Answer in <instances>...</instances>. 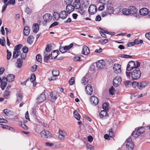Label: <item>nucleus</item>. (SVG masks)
<instances>
[{
    "instance_id": "nucleus-30",
    "label": "nucleus",
    "mask_w": 150,
    "mask_h": 150,
    "mask_svg": "<svg viewBox=\"0 0 150 150\" xmlns=\"http://www.w3.org/2000/svg\"><path fill=\"white\" fill-rule=\"evenodd\" d=\"M48 54V53H46L45 51H44V62H47V61L50 59V54L49 55H47Z\"/></svg>"
},
{
    "instance_id": "nucleus-48",
    "label": "nucleus",
    "mask_w": 150,
    "mask_h": 150,
    "mask_svg": "<svg viewBox=\"0 0 150 150\" xmlns=\"http://www.w3.org/2000/svg\"><path fill=\"white\" fill-rule=\"evenodd\" d=\"M15 3V0H9L7 3L8 6L10 5H13Z\"/></svg>"
},
{
    "instance_id": "nucleus-7",
    "label": "nucleus",
    "mask_w": 150,
    "mask_h": 150,
    "mask_svg": "<svg viewBox=\"0 0 150 150\" xmlns=\"http://www.w3.org/2000/svg\"><path fill=\"white\" fill-rule=\"evenodd\" d=\"M97 7L94 5H91L88 9L89 13L91 14H93L96 13L97 12Z\"/></svg>"
},
{
    "instance_id": "nucleus-25",
    "label": "nucleus",
    "mask_w": 150,
    "mask_h": 150,
    "mask_svg": "<svg viewBox=\"0 0 150 150\" xmlns=\"http://www.w3.org/2000/svg\"><path fill=\"white\" fill-rule=\"evenodd\" d=\"M23 61L22 59L18 58L17 59V62L16 63V67L18 68H21L22 65Z\"/></svg>"
},
{
    "instance_id": "nucleus-29",
    "label": "nucleus",
    "mask_w": 150,
    "mask_h": 150,
    "mask_svg": "<svg viewBox=\"0 0 150 150\" xmlns=\"http://www.w3.org/2000/svg\"><path fill=\"white\" fill-rule=\"evenodd\" d=\"M73 6L74 8L76 9H78L80 8L81 4L80 2H77L74 1V2L73 3Z\"/></svg>"
},
{
    "instance_id": "nucleus-18",
    "label": "nucleus",
    "mask_w": 150,
    "mask_h": 150,
    "mask_svg": "<svg viewBox=\"0 0 150 150\" xmlns=\"http://www.w3.org/2000/svg\"><path fill=\"white\" fill-rule=\"evenodd\" d=\"M148 9L145 8H141L139 11V13L142 16H145L148 14Z\"/></svg>"
},
{
    "instance_id": "nucleus-49",
    "label": "nucleus",
    "mask_w": 150,
    "mask_h": 150,
    "mask_svg": "<svg viewBox=\"0 0 150 150\" xmlns=\"http://www.w3.org/2000/svg\"><path fill=\"white\" fill-rule=\"evenodd\" d=\"M7 59L9 60L11 57V52H9L8 50H7Z\"/></svg>"
},
{
    "instance_id": "nucleus-22",
    "label": "nucleus",
    "mask_w": 150,
    "mask_h": 150,
    "mask_svg": "<svg viewBox=\"0 0 150 150\" xmlns=\"http://www.w3.org/2000/svg\"><path fill=\"white\" fill-rule=\"evenodd\" d=\"M67 13L65 11H61L59 15V17L62 19L66 18L67 16Z\"/></svg>"
},
{
    "instance_id": "nucleus-39",
    "label": "nucleus",
    "mask_w": 150,
    "mask_h": 150,
    "mask_svg": "<svg viewBox=\"0 0 150 150\" xmlns=\"http://www.w3.org/2000/svg\"><path fill=\"white\" fill-rule=\"evenodd\" d=\"M108 103H104L103 105V108L106 111L108 110Z\"/></svg>"
},
{
    "instance_id": "nucleus-38",
    "label": "nucleus",
    "mask_w": 150,
    "mask_h": 150,
    "mask_svg": "<svg viewBox=\"0 0 150 150\" xmlns=\"http://www.w3.org/2000/svg\"><path fill=\"white\" fill-rule=\"evenodd\" d=\"M88 78L86 77V76H85L83 77L82 80V83L84 85H85L88 83Z\"/></svg>"
},
{
    "instance_id": "nucleus-36",
    "label": "nucleus",
    "mask_w": 150,
    "mask_h": 150,
    "mask_svg": "<svg viewBox=\"0 0 150 150\" xmlns=\"http://www.w3.org/2000/svg\"><path fill=\"white\" fill-rule=\"evenodd\" d=\"M52 73L54 76H57L59 75V70L53 69L52 71Z\"/></svg>"
},
{
    "instance_id": "nucleus-1",
    "label": "nucleus",
    "mask_w": 150,
    "mask_h": 150,
    "mask_svg": "<svg viewBox=\"0 0 150 150\" xmlns=\"http://www.w3.org/2000/svg\"><path fill=\"white\" fill-rule=\"evenodd\" d=\"M15 78L13 74H10L7 76V78L4 77L2 78V90H4L6 87L7 84V81L11 82L13 81Z\"/></svg>"
},
{
    "instance_id": "nucleus-28",
    "label": "nucleus",
    "mask_w": 150,
    "mask_h": 150,
    "mask_svg": "<svg viewBox=\"0 0 150 150\" xmlns=\"http://www.w3.org/2000/svg\"><path fill=\"white\" fill-rule=\"evenodd\" d=\"M23 33L24 35L25 36H28L29 35L30 33V29L28 26H25L23 30Z\"/></svg>"
},
{
    "instance_id": "nucleus-58",
    "label": "nucleus",
    "mask_w": 150,
    "mask_h": 150,
    "mask_svg": "<svg viewBox=\"0 0 150 150\" xmlns=\"http://www.w3.org/2000/svg\"><path fill=\"white\" fill-rule=\"evenodd\" d=\"M59 24V23L57 22H54L52 24L50 25V28H51Z\"/></svg>"
},
{
    "instance_id": "nucleus-59",
    "label": "nucleus",
    "mask_w": 150,
    "mask_h": 150,
    "mask_svg": "<svg viewBox=\"0 0 150 150\" xmlns=\"http://www.w3.org/2000/svg\"><path fill=\"white\" fill-rule=\"evenodd\" d=\"M109 135L110 137H112L113 136V134H114L113 133L112 131V129H110L109 130Z\"/></svg>"
},
{
    "instance_id": "nucleus-20",
    "label": "nucleus",
    "mask_w": 150,
    "mask_h": 150,
    "mask_svg": "<svg viewBox=\"0 0 150 150\" xmlns=\"http://www.w3.org/2000/svg\"><path fill=\"white\" fill-rule=\"evenodd\" d=\"M74 7L73 5L70 4H68L66 6V9L68 13H70L74 10Z\"/></svg>"
},
{
    "instance_id": "nucleus-64",
    "label": "nucleus",
    "mask_w": 150,
    "mask_h": 150,
    "mask_svg": "<svg viewBox=\"0 0 150 150\" xmlns=\"http://www.w3.org/2000/svg\"><path fill=\"white\" fill-rule=\"evenodd\" d=\"M134 45V42H129L127 44V45L128 47H131Z\"/></svg>"
},
{
    "instance_id": "nucleus-10",
    "label": "nucleus",
    "mask_w": 150,
    "mask_h": 150,
    "mask_svg": "<svg viewBox=\"0 0 150 150\" xmlns=\"http://www.w3.org/2000/svg\"><path fill=\"white\" fill-rule=\"evenodd\" d=\"M43 18L46 22H49L52 19V15L49 13H46L43 16Z\"/></svg>"
},
{
    "instance_id": "nucleus-8",
    "label": "nucleus",
    "mask_w": 150,
    "mask_h": 150,
    "mask_svg": "<svg viewBox=\"0 0 150 150\" xmlns=\"http://www.w3.org/2000/svg\"><path fill=\"white\" fill-rule=\"evenodd\" d=\"M121 79L120 76H117L114 79L113 81V85L117 87L121 83Z\"/></svg>"
},
{
    "instance_id": "nucleus-43",
    "label": "nucleus",
    "mask_w": 150,
    "mask_h": 150,
    "mask_svg": "<svg viewBox=\"0 0 150 150\" xmlns=\"http://www.w3.org/2000/svg\"><path fill=\"white\" fill-rule=\"evenodd\" d=\"M36 58L37 61L40 63L42 61L41 56L40 54H37L36 57Z\"/></svg>"
},
{
    "instance_id": "nucleus-16",
    "label": "nucleus",
    "mask_w": 150,
    "mask_h": 150,
    "mask_svg": "<svg viewBox=\"0 0 150 150\" xmlns=\"http://www.w3.org/2000/svg\"><path fill=\"white\" fill-rule=\"evenodd\" d=\"M90 53L89 49L86 46L84 45L82 48V53L85 55H88Z\"/></svg>"
},
{
    "instance_id": "nucleus-35",
    "label": "nucleus",
    "mask_w": 150,
    "mask_h": 150,
    "mask_svg": "<svg viewBox=\"0 0 150 150\" xmlns=\"http://www.w3.org/2000/svg\"><path fill=\"white\" fill-rule=\"evenodd\" d=\"M122 13L125 15H128L130 14L129 9L123 8L122 9Z\"/></svg>"
},
{
    "instance_id": "nucleus-21",
    "label": "nucleus",
    "mask_w": 150,
    "mask_h": 150,
    "mask_svg": "<svg viewBox=\"0 0 150 150\" xmlns=\"http://www.w3.org/2000/svg\"><path fill=\"white\" fill-rule=\"evenodd\" d=\"M105 110H102L99 114V115L100 118L104 119L105 117H108V114Z\"/></svg>"
},
{
    "instance_id": "nucleus-55",
    "label": "nucleus",
    "mask_w": 150,
    "mask_h": 150,
    "mask_svg": "<svg viewBox=\"0 0 150 150\" xmlns=\"http://www.w3.org/2000/svg\"><path fill=\"white\" fill-rule=\"evenodd\" d=\"M22 50L23 53H26L28 52V48L26 46H25L23 48Z\"/></svg>"
},
{
    "instance_id": "nucleus-4",
    "label": "nucleus",
    "mask_w": 150,
    "mask_h": 150,
    "mask_svg": "<svg viewBox=\"0 0 150 150\" xmlns=\"http://www.w3.org/2000/svg\"><path fill=\"white\" fill-rule=\"evenodd\" d=\"M42 137L45 138H50L52 137L51 134L48 130H42L40 133Z\"/></svg>"
},
{
    "instance_id": "nucleus-15",
    "label": "nucleus",
    "mask_w": 150,
    "mask_h": 150,
    "mask_svg": "<svg viewBox=\"0 0 150 150\" xmlns=\"http://www.w3.org/2000/svg\"><path fill=\"white\" fill-rule=\"evenodd\" d=\"M85 90L88 94L89 95L91 94L93 92V89L92 86L88 84L85 87Z\"/></svg>"
},
{
    "instance_id": "nucleus-9",
    "label": "nucleus",
    "mask_w": 150,
    "mask_h": 150,
    "mask_svg": "<svg viewBox=\"0 0 150 150\" xmlns=\"http://www.w3.org/2000/svg\"><path fill=\"white\" fill-rule=\"evenodd\" d=\"M136 64L133 61H129L127 66L126 70L128 71H130L134 68H135Z\"/></svg>"
},
{
    "instance_id": "nucleus-44",
    "label": "nucleus",
    "mask_w": 150,
    "mask_h": 150,
    "mask_svg": "<svg viewBox=\"0 0 150 150\" xmlns=\"http://www.w3.org/2000/svg\"><path fill=\"white\" fill-rule=\"evenodd\" d=\"M110 93L111 95H113L114 94L115 91V88L113 86H112L109 89V90Z\"/></svg>"
},
{
    "instance_id": "nucleus-51",
    "label": "nucleus",
    "mask_w": 150,
    "mask_h": 150,
    "mask_svg": "<svg viewBox=\"0 0 150 150\" xmlns=\"http://www.w3.org/2000/svg\"><path fill=\"white\" fill-rule=\"evenodd\" d=\"M124 83L126 87H128L129 85H131V82L130 81H124Z\"/></svg>"
},
{
    "instance_id": "nucleus-19",
    "label": "nucleus",
    "mask_w": 150,
    "mask_h": 150,
    "mask_svg": "<svg viewBox=\"0 0 150 150\" xmlns=\"http://www.w3.org/2000/svg\"><path fill=\"white\" fill-rule=\"evenodd\" d=\"M107 11L109 14L112 13L114 12V9L111 4H108L107 5Z\"/></svg>"
},
{
    "instance_id": "nucleus-37",
    "label": "nucleus",
    "mask_w": 150,
    "mask_h": 150,
    "mask_svg": "<svg viewBox=\"0 0 150 150\" xmlns=\"http://www.w3.org/2000/svg\"><path fill=\"white\" fill-rule=\"evenodd\" d=\"M21 54V52H18L15 51H14L13 55V58H17L18 56Z\"/></svg>"
},
{
    "instance_id": "nucleus-31",
    "label": "nucleus",
    "mask_w": 150,
    "mask_h": 150,
    "mask_svg": "<svg viewBox=\"0 0 150 150\" xmlns=\"http://www.w3.org/2000/svg\"><path fill=\"white\" fill-rule=\"evenodd\" d=\"M16 97L17 100L16 102V103L21 101L23 98L22 95L20 93H18L16 94Z\"/></svg>"
},
{
    "instance_id": "nucleus-60",
    "label": "nucleus",
    "mask_w": 150,
    "mask_h": 150,
    "mask_svg": "<svg viewBox=\"0 0 150 150\" xmlns=\"http://www.w3.org/2000/svg\"><path fill=\"white\" fill-rule=\"evenodd\" d=\"M88 142H91L93 140V138L91 136H89L88 137Z\"/></svg>"
},
{
    "instance_id": "nucleus-46",
    "label": "nucleus",
    "mask_w": 150,
    "mask_h": 150,
    "mask_svg": "<svg viewBox=\"0 0 150 150\" xmlns=\"http://www.w3.org/2000/svg\"><path fill=\"white\" fill-rule=\"evenodd\" d=\"M9 91L8 90H6L5 92L4 93V96L5 98H7L9 95Z\"/></svg>"
},
{
    "instance_id": "nucleus-63",
    "label": "nucleus",
    "mask_w": 150,
    "mask_h": 150,
    "mask_svg": "<svg viewBox=\"0 0 150 150\" xmlns=\"http://www.w3.org/2000/svg\"><path fill=\"white\" fill-rule=\"evenodd\" d=\"M145 37L148 40H150V33H147L145 34Z\"/></svg>"
},
{
    "instance_id": "nucleus-27",
    "label": "nucleus",
    "mask_w": 150,
    "mask_h": 150,
    "mask_svg": "<svg viewBox=\"0 0 150 150\" xmlns=\"http://www.w3.org/2000/svg\"><path fill=\"white\" fill-rule=\"evenodd\" d=\"M58 51L54 50L51 53L50 57L52 59H55L58 55Z\"/></svg>"
},
{
    "instance_id": "nucleus-17",
    "label": "nucleus",
    "mask_w": 150,
    "mask_h": 150,
    "mask_svg": "<svg viewBox=\"0 0 150 150\" xmlns=\"http://www.w3.org/2000/svg\"><path fill=\"white\" fill-rule=\"evenodd\" d=\"M45 95L44 93L41 94L37 99V102L40 103L42 102L46 99Z\"/></svg>"
},
{
    "instance_id": "nucleus-40",
    "label": "nucleus",
    "mask_w": 150,
    "mask_h": 150,
    "mask_svg": "<svg viewBox=\"0 0 150 150\" xmlns=\"http://www.w3.org/2000/svg\"><path fill=\"white\" fill-rule=\"evenodd\" d=\"M82 5L85 8L88 6V1L86 0L83 1L82 2Z\"/></svg>"
},
{
    "instance_id": "nucleus-3",
    "label": "nucleus",
    "mask_w": 150,
    "mask_h": 150,
    "mask_svg": "<svg viewBox=\"0 0 150 150\" xmlns=\"http://www.w3.org/2000/svg\"><path fill=\"white\" fill-rule=\"evenodd\" d=\"M144 129L142 127H140L137 130V131H133L132 134V135L135 138L137 137L139 135L141 134L144 132Z\"/></svg>"
},
{
    "instance_id": "nucleus-53",
    "label": "nucleus",
    "mask_w": 150,
    "mask_h": 150,
    "mask_svg": "<svg viewBox=\"0 0 150 150\" xmlns=\"http://www.w3.org/2000/svg\"><path fill=\"white\" fill-rule=\"evenodd\" d=\"M74 78L72 77L70 79L69 82L70 85H72L74 84Z\"/></svg>"
},
{
    "instance_id": "nucleus-57",
    "label": "nucleus",
    "mask_w": 150,
    "mask_h": 150,
    "mask_svg": "<svg viewBox=\"0 0 150 150\" xmlns=\"http://www.w3.org/2000/svg\"><path fill=\"white\" fill-rule=\"evenodd\" d=\"M21 55V59L23 60V59H25L26 56V54H24V53H21L20 54Z\"/></svg>"
},
{
    "instance_id": "nucleus-45",
    "label": "nucleus",
    "mask_w": 150,
    "mask_h": 150,
    "mask_svg": "<svg viewBox=\"0 0 150 150\" xmlns=\"http://www.w3.org/2000/svg\"><path fill=\"white\" fill-rule=\"evenodd\" d=\"M36 77L35 75L34 74H33L31 75V77L30 79V80L31 82H33L35 80Z\"/></svg>"
},
{
    "instance_id": "nucleus-13",
    "label": "nucleus",
    "mask_w": 150,
    "mask_h": 150,
    "mask_svg": "<svg viewBox=\"0 0 150 150\" xmlns=\"http://www.w3.org/2000/svg\"><path fill=\"white\" fill-rule=\"evenodd\" d=\"M90 101L92 104L94 105H96L98 103L99 100L97 97L93 96H91L90 98Z\"/></svg>"
},
{
    "instance_id": "nucleus-54",
    "label": "nucleus",
    "mask_w": 150,
    "mask_h": 150,
    "mask_svg": "<svg viewBox=\"0 0 150 150\" xmlns=\"http://www.w3.org/2000/svg\"><path fill=\"white\" fill-rule=\"evenodd\" d=\"M120 55H121L120 57H122L123 58H132V57L131 56L127 55V54H120Z\"/></svg>"
},
{
    "instance_id": "nucleus-24",
    "label": "nucleus",
    "mask_w": 150,
    "mask_h": 150,
    "mask_svg": "<svg viewBox=\"0 0 150 150\" xmlns=\"http://www.w3.org/2000/svg\"><path fill=\"white\" fill-rule=\"evenodd\" d=\"M52 99L53 100L56 99L58 96V94L55 91H53L50 93Z\"/></svg>"
},
{
    "instance_id": "nucleus-5",
    "label": "nucleus",
    "mask_w": 150,
    "mask_h": 150,
    "mask_svg": "<svg viewBox=\"0 0 150 150\" xmlns=\"http://www.w3.org/2000/svg\"><path fill=\"white\" fill-rule=\"evenodd\" d=\"M126 147L129 150L132 149L134 147V144L130 138H128L126 141Z\"/></svg>"
},
{
    "instance_id": "nucleus-41",
    "label": "nucleus",
    "mask_w": 150,
    "mask_h": 150,
    "mask_svg": "<svg viewBox=\"0 0 150 150\" xmlns=\"http://www.w3.org/2000/svg\"><path fill=\"white\" fill-rule=\"evenodd\" d=\"M59 133L60 135L63 137H65L67 135L66 132L65 131L60 130H59Z\"/></svg>"
},
{
    "instance_id": "nucleus-61",
    "label": "nucleus",
    "mask_w": 150,
    "mask_h": 150,
    "mask_svg": "<svg viewBox=\"0 0 150 150\" xmlns=\"http://www.w3.org/2000/svg\"><path fill=\"white\" fill-rule=\"evenodd\" d=\"M73 59L75 61H80V57L77 56L74 57L73 58Z\"/></svg>"
},
{
    "instance_id": "nucleus-23",
    "label": "nucleus",
    "mask_w": 150,
    "mask_h": 150,
    "mask_svg": "<svg viewBox=\"0 0 150 150\" xmlns=\"http://www.w3.org/2000/svg\"><path fill=\"white\" fill-rule=\"evenodd\" d=\"M129 10L130 13L132 14H134L136 13L137 12V10L136 7L134 6H131L129 7Z\"/></svg>"
},
{
    "instance_id": "nucleus-11",
    "label": "nucleus",
    "mask_w": 150,
    "mask_h": 150,
    "mask_svg": "<svg viewBox=\"0 0 150 150\" xmlns=\"http://www.w3.org/2000/svg\"><path fill=\"white\" fill-rule=\"evenodd\" d=\"M113 69L115 73L117 74L121 71V66L118 64H115L113 67Z\"/></svg>"
},
{
    "instance_id": "nucleus-6",
    "label": "nucleus",
    "mask_w": 150,
    "mask_h": 150,
    "mask_svg": "<svg viewBox=\"0 0 150 150\" xmlns=\"http://www.w3.org/2000/svg\"><path fill=\"white\" fill-rule=\"evenodd\" d=\"M73 46L72 43L71 44L68 46H66L64 47L60 46V47L59 50V51L62 53L66 52L68 50L70 49Z\"/></svg>"
},
{
    "instance_id": "nucleus-26",
    "label": "nucleus",
    "mask_w": 150,
    "mask_h": 150,
    "mask_svg": "<svg viewBox=\"0 0 150 150\" xmlns=\"http://www.w3.org/2000/svg\"><path fill=\"white\" fill-rule=\"evenodd\" d=\"M39 25L37 23H34L33 24L32 27L33 31L35 33H37L39 30Z\"/></svg>"
},
{
    "instance_id": "nucleus-42",
    "label": "nucleus",
    "mask_w": 150,
    "mask_h": 150,
    "mask_svg": "<svg viewBox=\"0 0 150 150\" xmlns=\"http://www.w3.org/2000/svg\"><path fill=\"white\" fill-rule=\"evenodd\" d=\"M5 42V39L4 37H2L0 38V44H1L2 46H4Z\"/></svg>"
},
{
    "instance_id": "nucleus-47",
    "label": "nucleus",
    "mask_w": 150,
    "mask_h": 150,
    "mask_svg": "<svg viewBox=\"0 0 150 150\" xmlns=\"http://www.w3.org/2000/svg\"><path fill=\"white\" fill-rule=\"evenodd\" d=\"M134 44H139V43H142L143 41L142 40H139L137 39H135L134 40Z\"/></svg>"
},
{
    "instance_id": "nucleus-50",
    "label": "nucleus",
    "mask_w": 150,
    "mask_h": 150,
    "mask_svg": "<svg viewBox=\"0 0 150 150\" xmlns=\"http://www.w3.org/2000/svg\"><path fill=\"white\" fill-rule=\"evenodd\" d=\"M59 15L57 13L54 12L53 15V19L56 20L58 19Z\"/></svg>"
},
{
    "instance_id": "nucleus-12",
    "label": "nucleus",
    "mask_w": 150,
    "mask_h": 150,
    "mask_svg": "<svg viewBox=\"0 0 150 150\" xmlns=\"http://www.w3.org/2000/svg\"><path fill=\"white\" fill-rule=\"evenodd\" d=\"M149 84V82L147 81H143L141 82H139L138 88L140 90L142 89L143 88L147 86Z\"/></svg>"
},
{
    "instance_id": "nucleus-52",
    "label": "nucleus",
    "mask_w": 150,
    "mask_h": 150,
    "mask_svg": "<svg viewBox=\"0 0 150 150\" xmlns=\"http://www.w3.org/2000/svg\"><path fill=\"white\" fill-rule=\"evenodd\" d=\"M100 2L103 4H105L108 3L110 0H99Z\"/></svg>"
},
{
    "instance_id": "nucleus-14",
    "label": "nucleus",
    "mask_w": 150,
    "mask_h": 150,
    "mask_svg": "<svg viewBox=\"0 0 150 150\" xmlns=\"http://www.w3.org/2000/svg\"><path fill=\"white\" fill-rule=\"evenodd\" d=\"M105 62L103 60L98 61L96 62V66L98 68H103L105 67Z\"/></svg>"
},
{
    "instance_id": "nucleus-56",
    "label": "nucleus",
    "mask_w": 150,
    "mask_h": 150,
    "mask_svg": "<svg viewBox=\"0 0 150 150\" xmlns=\"http://www.w3.org/2000/svg\"><path fill=\"white\" fill-rule=\"evenodd\" d=\"M73 1V0H64V3L66 4H70Z\"/></svg>"
},
{
    "instance_id": "nucleus-34",
    "label": "nucleus",
    "mask_w": 150,
    "mask_h": 150,
    "mask_svg": "<svg viewBox=\"0 0 150 150\" xmlns=\"http://www.w3.org/2000/svg\"><path fill=\"white\" fill-rule=\"evenodd\" d=\"M34 39V37L33 36H29L27 39V42L30 44H31L33 42Z\"/></svg>"
},
{
    "instance_id": "nucleus-2",
    "label": "nucleus",
    "mask_w": 150,
    "mask_h": 150,
    "mask_svg": "<svg viewBox=\"0 0 150 150\" xmlns=\"http://www.w3.org/2000/svg\"><path fill=\"white\" fill-rule=\"evenodd\" d=\"M141 73L139 69L136 68L131 73V76L134 80H137L140 77Z\"/></svg>"
},
{
    "instance_id": "nucleus-32",
    "label": "nucleus",
    "mask_w": 150,
    "mask_h": 150,
    "mask_svg": "<svg viewBox=\"0 0 150 150\" xmlns=\"http://www.w3.org/2000/svg\"><path fill=\"white\" fill-rule=\"evenodd\" d=\"M22 46V45L21 44L16 45L14 48V51L18 52H21L20 51V49L21 48Z\"/></svg>"
},
{
    "instance_id": "nucleus-62",
    "label": "nucleus",
    "mask_w": 150,
    "mask_h": 150,
    "mask_svg": "<svg viewBox=\"0 0 150 150\" xmlns=\"http://www.w3.org/2000/svg\"><path fill=\"white\" fill-rule=\"evenodd\" d=\"M138 83L139 82L135 81L134 82L132 83V86H133L134 87H136V86H137L138 87Z\"/></svg>"
},
{
    "instance_id": "nucleus-33",
    "label": "nucleus",
    "mask_w": 150,
    "mask_h": 150,
    "mask_svg": "<svg viewBox=\"0 0 150 150\" xmlns=\"http://www.w3.org/2000/svg\"><path fill=\"white\" fill-rule=\"evenodd\" d=\"M74 114L75 117L77 120H79L80 119V116L76 110H75L74 111Z\"/></svg>"
}]
</instances>
